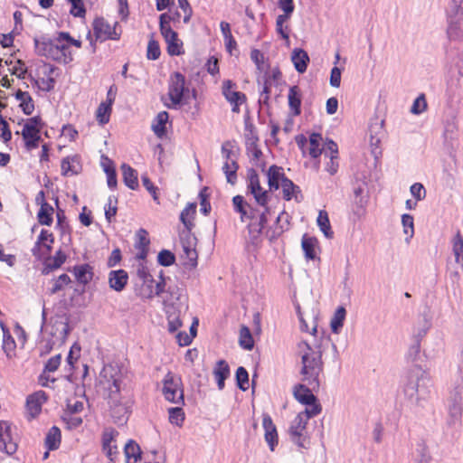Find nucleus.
Segmentation results:
<instances>
[{"label":"nucleus","mask_w":463,"mask_h":463,"mask_svg":"<svg viewBox=\"0 0 463 463\" xmlns=\"http://www.w3.org/2000/svg\"><path fill=\"white\" fill-rule=\"evenodd\" d=\"M136 276L143 286L151 287L155 283L153 276L150 274L146 262H138L136 267Z\"/></svg>","instance_id":"obj_38"},{"label":"nucleus","mask_w":463,"mask_h":463,"mask_svg":"<svg viewBox=\"0 0 463 463\" xmlns=\"http://www.w3.org/2000/svg\"><path fill=\"white\" fill-rule=\"evenodd\" d=\"M213 375L217 382L218 389L222 390L225 385L224 382L230 375L229 364L224 360L218 361L213 369Z\"/></svg>","instance_id":"obj_26"},{"label":"nucleus","mask_w":463,"mask_h":463,"mask_svg":"<svg viewBox=\"0 0 463 463\" xmlns=\"http://www.w3.org/2000/svg\"><path fill=\"white\" fill-rule=\"evenodd\" d=\"M367 203L366 184H359L354 188V204L356 208V213L360 214L364 211Z\"/></svg>","instance_id":"obj_28"},{"label":"nucleus","mask_w":463,"mask_h":463,"mask_svg":"<svg viewBox=\"0 0 463 463\" xmlns=\"http://www.w3.org/2000/svg\"><path fill=\"white\" fill-rule=\"evenodd\" d=\"M247 191L253 195L259 206H266L269 200V192L260 185V177L255 169L247 171Z\"/></svg>","instance_id":"obj_7"},{"label":"nucleus","mask_w":463,"mask_h":463,"mask_svg":"<svg viewBox=\"0 0 463 463\" xmlns=\"http://www.w3.org/2000/svg\"><path fill=\"white\" fill-rule=\"evenodd\" d=\"M268 184L270 191L278 190L287 176L284 169L276 165H271L267 171Z\"/></svg>","instance_id":"obj_18"},{"label":"nucleus","mask_w":463,"mask_h":463,"mask_svg":"<svg viewBox=\"0 0 463 463\" xmlns=\"http://www.w3.org/2000/svg\"><path fill=\"white\" fill-rule=\"evenodd\" d=\"M128 275L124 269L111 270L109 274V287L117 292L122 291L128 284Z\"/></svg>","instance_id":"obj_19"},{"label":"nucleus","mask_w":463,"mask_h":463,"mask_svg":"<svg viewBox=\"0 0 463 463\" xmlns=\"http://www.w3.org/2000/svg\"><path fill=\"white\" fill-rule=\"evenodd\" d=\"M196 213V204L195 203H188L186 207L181 212L180 221L188 230H191L193 227L192 220Z\"/></svg>","instance_id":"obj_47"},{"label":"nucleus","mask_w":463,"mask_h":463,"mask_svg":"<svg viewBox=\"0 0 463 463\" xmlns=\"http://www.w3.org/2000/svg\"><path fill=\"white\" fill-rule=\"evenodd\" d=\"M161 51L159 44L154 39L149 40L147 44L146 58L148 60H157L160 57Z\"/></svg>","instance_id":"obj_63"},{"label":"nucleus","mask_w":463,"mask_h":463,"mask_svg":"<svg viewBox=\"0 0 463 463\" xmlns=\"http://www.w3.org/2000/svg\"><path fill=\"white\" fill-rule=\"evenodd\" d=\"M298 354L301 358V381L313 390L320 386V375L323 373L322 352L313 348L307 342L298 344Z\"/></svg>","instance_id":"obj_1"},{"label":"nucleus","mask_w":463,"mask_h":463,"mask_svg":"<svg viewBox=\"0 0 463 463\" xmlns=\"http://www.w3.org/2000/svg\"><path fill=\"white\" fill-rule=\"evenodd\" d=\"M236 84L231 80H225L222 82V93L228 102L245 99L246 96L241 91H237L234 89Z\"/></svg>","instance_id":"obj_27"},{"label":"nucleus","mask_w":463,"mask_h":463,"mask_svg":"<svg viewBox=\"0 0 463 463\" xmlns=\"http://www.w3.org/2000/svg\"><path fill=\"white\" fill-rule=\"evenodd\" d=\"M431 327V320L427 315H423L413 327L411 338L422 340Z\"/></svg>","instance_id":"obj_32"},{"label":"nucleus","mask_w":463,"mask_h":463,"mask_svg":"<svg viewBox=\"0 0 463 463\" xmlns=\"http://www.w3.org/2000/svg\"><path fill=\"white\" fill-rule=\"evenodd\" d=\"M411 461L413 463H430V456L424 442H417L411 452Z\"/></svg>","instance_id":"obj_36"},{"label":"nucleus","mask_w":463,"mask_h":463,"mask_svg":"<svg viewBox=\"0 0 463 463\" xmlns=\"http://www.w3.org/2000/svg\"><path fill=\"white\" fill-rule=\"evenodd\" d=\"M314 390L307 383H298L294 386L293 395L294 398L304 405H309L310 403L317 402V397L313 394Z\"/></svg>","instance_id":"obj_16"},{"label":"nucleus","mask_w":463,"mask_h":463,"mask_svg":"<svg viewBox=\"0 0 463 463\" xmlns=\"http://www.w3.org/2000/svg\"><path fill=\"white\" fill-rule=\"evenodd\" d=\"M61 430L58 427L52 426L45 438V446L49 450L57 449L61 444Z\"/></svg>","instance_id":"obj_44"},{"label":"nucleus","mask_w":463,"mask_h":463,"mask_svg":"<svg viewBox=\"0 0 463 463\" xmlns=\"http://www.w3.org/2000/svg\"><path fill=\"white\" fill-rule=\"evenodd\" d=\"M54 71L53 66H50L48 71L44 72L45 77L33 79V85L36 86L40 90L49 92L53 90L55 85L54 79L51 76Z\"/></svg>","instance_id":"obj_29"},{"label":"nucleus","mask_w":463,"mask_h":463,"mask_svg":"<svg viewBox=\"0 0 463 463\" xmlns=\"http://www.w3.org/2000/svg\"><path fill=\"white\" fill-rule=\"evenodd\" d=\"M308 420L306 416L298 413L292 420L289 427V435L291 440L299 448L306 449L308 443L307 435V424Z\"/></svg>","instance_id":"obj_9"},{"label":"nucleus","mask_w":463,"mask_h":463,"mask_svg":"<svg viewBox=\"0 0 463 463\" xmlns=\"http://www.w3.org/2000/svg\"><path fill=\"white\" fill-rule=\"evenodd\" d=\"M74 275L79 283L86 285L92 279V268L89 264L75 266Z\"/></svg>","instance_id":"obj_37"},{"label":"nucleus","mask_w":463,"mask_h":463,"mask_svg":"<svg viewBox=\"0 0 463 463\" xmlns=\"http://www.w3.org/2000/svg\"><path fill=\"white\" fill-rule=\"evenodd\" d=\"M71 282V279L67 274L60 275L53 282L52 287L50 288V294L53 295L61 290L66 285Z\"/></svg>","instance_id":"obj_61"},{"label":"nucleus","mask_w":463,"mask_h":463,"mask_svg":"<svg viewBox=\"0 0 463 463\" xmlns=\"http://www.w3.org/2000/svg\"><path fill=\"white\" fill-rule=\"evenodd\" d=\"M61 175L64 176H72L78 175L81 171V165L80 164L79 157L67 156L62 159L61 165Z\"/></svg>","instance_id":"obj_20"},{"label":"nucleus","mask_w":463,"mask_h":463,"mask_svg":"<svg viewBox=\"0 0 463 463\" xmlns=\"http://www.w3.org/2000/svg\"><path fill=\"white\" fill-rule=\"evenodd\" d=\"M232 203L234 207V211L240 213V218L241 222L247 221V209L249 203L245 202L244 197L241 195H235L232 198Z\"/></svg>","instance_id":"obj_49"},{"label":"nucleus","mask_w":463,"mask_h":463,"mask_svg":"<svg viewBox=\"0 0 463 463\" xmlns=\"http://www.w3.org/2000/svg\"><path fill=\"white\" fill-rule=\"evenodd\" d=\"M53 208L46 202H42L41 208L38 212L37 218L38 222L42 225L50 226L52 223Z\"/></svg>","instance_id":"obj_45"},{"label":"nucleus","mask_w":463,"mask_h":463,"mask_svg":"<svg viewBox=\"0 0 463 463\" xmlns=\"http://www.w3.org/2000/svg\"><path fill=\"white\" fill-rule=\"evenodd\" d=\"M61 354H56L52 357H51L45 364L44 365V370L43 372V373L41 374L40 376V380L42 382V385L43 386H45L47 387L48 386V382H52V383H54L55 382V379L54 378H50L49 375H47L46 373H53L55 372L60 364H61Z\"/></svg>","instance_id":"obj_22"},{"label":"nucleus","mask_w":463,"mask_h":463,"mask_svg":"<svg viewBox=\"0 0 463 463\" xmlns=\"http://www.w3.org/2000/svg\"><path fill=\"white\" fill-rule=\"evenodd\" d=\"M169 421L176 426H181L184 420V412L182 408L175 407L168 410Z\"/></svg>","instance_id":"obj_58"},{"label":"nucleus","mask_w":463,"mask_h":463,"mask_svg":"<svg viewBox=\"0 0 463 463\" xmlns=\"http://www.w3.org/2000/svg\"><path fill=\"white\" fill-rule=\"evenodd\" d=\"M118 22L111 26L103 17H98L93 21V33L97 41L104 42L106 40H118L120 33L117 32Z\"/></svg>","instance_id":"obj_10"},{"label":"nucleus","mask_w":463,"mask_h":463,"mask_svg":"<svg viewBox=\"0 0 463 463\" xmlns=\"http://www.w3.org/2000/svg\"><path fill=\"white\" fill-rule=\"evenodd\" d=\"M175 261V256L168 250H162L157 255V262L164 267H169Z\"/></svg>","instance_id":"obj_59"},{"label":"nucleus","mask_w":463,"mask_h":463,"mask_svg":"<svg viewBox=\"0 0 463 463\" xmlns=\"http://www.w3.org/2000/svg\"><path fill=\"white\" fill-rule=\"evenodd\" d=\"M402 224L403 232L408 236L406 241H409L414 234V221L411 214L404 213L402 215Z\"/></svg>","instance_id":"obj_55"},{"label":"nucleus","mask_w":463,"mask_h":463,"mask_svg":"<svg viewBox=\"0 0 463 463\" xmlns=\"http://www.w3.org/2000/svg\"><path fill=\"white\" fill-rule=\"evenodd\" d=\"M236 381L238 387L242 390L246 391L249 387V373L247 370L240 366L236 371Z\"/></svg>","instance_id":"obj_57"},{"label":"nucleus","mask_w":463,"mask_h":463,"mask_svg":"<svg viewBox=\"0 0 463 463\" xmlns=\"http://www.w3.org/2000/svg\"><path fill=\"white\" fill-rule=\"evenodd\" d=\"M21 134L24 141V146L28 151L39 146L41 140L40 129L33 128L31 126H24Z\"/></svg>","instance_id":"obj_17"},{"label":"nucleus","mask_w":463,"mask_h":463,"mask_svg":"<svg viewBox=\"0 0 463 463\" xmlns=\"http://www.w3.org/2000/svg\"><path fill=\"white\" fill-rule=\"evenodd\" d=\"M124 184L131 190L138 187L137 172L129 165L123 164L121 165Z\"/></svg>","instance_id":"obj_33"},{"label":"nucleus","mask_w":463,"mask_h":463,"mask_svg":"<svg viewBox=\"0 0 463 463\" xmlns=\"http://www.w3.org/2000/svg\"><path fill=\"white\" fill-rule=\"evenodd\" d=\"M66 259L67 256L61 250H57L52 257H50L45 260L43 272L44 274H48L49 272L59 269L66 261Z\"/></svg>","instance_id":"obj_30"},{"label":"nucleus","mask_w":463,"mask_h":463,"mask_svg":"<svg viewBox=\"0 0 463 463\" xmlns=\"http://www.w3.org/2000/svg\"><path fill=\"white\" fill-rule=\"evenodd\" d=\"M288 106L294 116L301 113V91L298 86H292L288 94Z\"/></svg>","instance_id":"obj_25"},{"label":"nucleus","mask_w":463,"mask_h":463,"mask_svg":"<svg viewBox=\"0 0 463 463\" xmlns=\"http://www.w3.org/2000/svg\"><path fill=\"white\" fill-rule=\"evenodd\" d=\"M447 35L450 42L463 41V14L446 11Z\"/></svg>","instance_id":"obj_11"},{"label":"nucleus","mask_w":463,"mask_h":463,"mask_svg":"<svg viewBox=\"0 0 463 463\" xmlns=\"http://www.w3.org/2000/svg\"><path fill=\"white\" fill-rule=\"evenodd\" d=\"M280 186L282 188L283 198L286 201L295 199L297 202H300L302 200L300 188L288 177L284 179Z\"/></svg>","instance_id":"obj_24"},{"label":"nucleus","mask_w":463,"mask_h":463,"mask_svg":"<svg viewBox=\"0 0 463 463\" xmlns=\"http://www.w3.org/2000/svg\"><path fill=\"white\" fill-rule=\"evenodd\" d=\"M239 165L236 159L225 161L222 165V171L226 176L227 183L234 185L237 183V171Z\"/></svg>","instance_id":"obj_43"},{"label":"nucleus","mask_w":463,"mask_h":463,"mask_svg":"<svg viewBox=\"0 0 463 463\" xmlns=\"http://www.w3.org/2000/svg\"><path fill=\"white\" fill-rule=\"evenodd\" d=\"M427 107L428 105L425 95L423 93L420 94L412 103L411 113L413 115H420L427 109Z\"/></svg>","instance_id":"obj_56"},{"label":"nucleus","mask_w":463,"mask_h":463,"mask_svg":"<svg viewBox=\"0 0 463 463\" xmlns=\"http://www.w3.org/2000/svg\"><path fill=\"white\" fill-rule=\"evenodd\" d=\"M263 210L253 207L249 203L247 213V221H250L248 225L249 232L254 237L260 235L268 222L267 214L269 213L268 204L262 206Z\"/></svg>","instance_id":"obj_6"},{"label":"nucleus","mask_w":463,"mask_h":463,"mask_svg":"<svg viewBox=\"0 0 463 463\" xmlns=\"http://www.w3.org/2000/svg\"><path fill=\"white\" fill-rule=\"evenodd\" d=\"M447 408L450 420H460L463 412V385H456L447 398Z\"/></svg>","instance_id":"obj_8"},{"label":"nucleus","mask_w":463,"mask_h":463,"mask_svg":"<svg viewBox=\"0 0 463 463\" xmlns=\"http://www.w3.org/2000/svg\"><path fill=\"white\" fill-rule=\"evenodd\" d=\"M168 98L170 103H165L168 109H177L184 103H188L190 99V90L185 86V78L180 72H174L168 82Z\"/></svg>","instance_id":"obj_3"},{"label":"nucleus","mask_w":463,"mask_h":463,"mask_svg":"<svg viewBox=\"0 0 463 463\" xmlns=\"http://www.w3.org/2000/svg\"><path fill=\"white\" fill-rule=\"evenodd\" d=\"M291 61L296 71L298 73H304L307 71L309 62V56L303 49L296 48L291 54Z\"/></svg>","instance_id":"obj_23"},{"label":"nucleus","mask_w":463,"mask_h":463,"mask_svg":"<svg viewBox=\"0 0 463 463\" xmlns=\"http://www.w3.org/2000/svg\"><path fill=\"white\" fill-rule=\"evenodd\" d=\"M167 43V52L170 55H180L183 53V43L178 39V35L175 40H165Z\"/></svg>","instance_id":"obj_62"},{"label":"nucleus","mask_w":463,"mask_h":463,"mask_svg":"<svg viewBox=\"0 0 463 463\" xmlns=\"http://www.w3.org/2000/svg\"><path fill=\"white\" fill-rule=\"evenodd\" d=\"M118 199L114 195H110L108 199V203H106L105 210V218L109 222H111L114 216L117 214L118 211Z\"/></svg>","instance_id":"obj_54"},{"label":"nucleus","mask_w":463,"mask_h":463,"mask_svg":"<svg viewBox=\"0 0 463 463\" xmlns=\"http://www.w3.org/2000/svg\"><path fill=\"white\" fill-rule=\"evenodd\" d=\"M289 17L290 16L279 14L277 17V20H276V31H277V33L279 34H280L281 37L283 39L287 40V41H288V39H289V36H288V27L285 26V28H284V24L287 22V20Z\"/></svg>","instance_id":"obj_60"},{"label":"nucleus","mask_w":463,"mask_h":463,"mask_svg":"<svg viewBox=\"0 0 463 463\" xmlns=\"http://www.w3.org/2000/svg\"><path fill=\"white\" fill-rule=\"evenodd\" d=\"M17 449V444L12 437V426L9 422L0 421V451L8 455L14 454Z\"/></svg>","instance_id":"obj_13"},{"label":"nucleus","mask_w":463,"mask_h":463,"mask_svg":"<svg viewBox=\"0 0 463 463\" xmlns=\"http://www.w3.org/2000/svg\"><path fill=\"white\" fill-rule=\"evenodd\" d=\"M346 317V310L344 307H338L330 321V327L334 334H339Z\"/></svg>","instance_id":"obj_42"},{"label":"nucleus","mask_w":463,"mask_h":463,"mask_svg":"<svg viewBox=\"0 0 463 463\" xmlns=\"http://www.w3.org/2000/svg\"><path fill=\"white\" fill-rule=\"evenodd\" d=\"M452 250L456 262L461 263L463 261V237L459 232H457L452 240Z\"/></svg>","instance_id":"obj_50"},{"label":"nucleus","mask_w":463,"mask_h":463,"mask_svg":"<svg viewBox=\"0 0 463 463\" xmlns=\"http://www.w3.org/2000/svg\"><path fill=\"white\" fill-rule=\"evenodd\" d=\"M163 394L165 400L175 404H184V390L179 375L168 372L163 379Z\"/></svg>","instance_id":"obj_5"},{"label":"nucleus","mask_w":463,"mask_h":463,"mask_svg":"<svg viewBox=\"0 0 463 463\" xmlns=\"http://www.w3.org/2000/svg\"><path fill=\"white\" fill-rule=\"evenodd\" d=\"M124 453L126 457V463H137L141 458V449L139 445L129 439L124 447Z\"/></svg>","instance_id":"obj_34"},{"label":"nucleus","mask_w":463,"mask_h":463,"mask_svg":"<svg viewBox=\"0 0 463 463\" xmlns=\"http://www.w3.org/2000/svg\"><path fill=\"white\" fill-rule=\"evenodd\" d=\"M112 106L109 103L101 102L96 110V118L100 125L109 121Z\"/></svg>","instance_id":"obj_48"},{"label":"nucleus","mask_w":463,"mask_h":463,"mask_svg":"<svg viewBox=\"0 0 463 463\" xmlns=\"http://www.w3.org/2000/svg\"><path fill=\"white\" fill-rule=\"evenodd\" d=\"M317 223L320 231L326 238L331 239L333 237L334 232L331 230L328 214L326 211L319 212Z\"/></svg>","instance_id":"obj_46"},{"label":"nucleus","mask_w":463,"mask_h":463,"mask_svg":"<svg viewBox=\"0 0 463 463\" xmlns=\"http://www.w3.org/2000/svg\"><path fill=\"white\" fill-rule=\"evenodd\" d=\"M15 99L20 101L19 106L25 115H31L33 112L34 104L29 92L19 90L15 93Z\"/></svg>","instance_id":"obj_35"},{"label":"nucleus","mask_w":463,"mask_h":463,"mask_svg":"<svg viewBox=\"0 0 463 463\" xmlns=\"http://www.w3.org/2000/svg\"><path fill=\"white\" fill-rule=\"evenodd\" d=\"M169 115L166 111H161L156 117L153 124L152 129L154 133L158 137H162L166 133L165 125L168 121Z\"/></svg>","instance_id":"obj_40"},{"label":"nucleus","mask_w":463,"mask_h":463,"mask_svg":"<svg viewBox=\"0 0 463 463\" xmlns=\"http://www.w3.org/2000/svg\"><path fill=\"white\" fill-rule=\"evenodd\" d=\"M112 383L109 385V403L111 415L115 422L121 424L127 420L129 413L128 406L121 401L120 379L116 374H111Z\"/></svg>","instance_id":"obj_4"},{"label":"nucleus","mask_w":463,"mask_h":463,"mask_svg":"<svg viewBox=\"0 0 463 463\" xmlns=\"http://www.w3.org/2000/svg\"><path fill=\"white\" fill-rule=\"evenodd\" d=\"M322 137L318 133H312L309 137L306 153H307L312 158H317L321 153L320 142Z\"/></svg>","instance_id":"obj_39"},{"label":"nucleus","mask_w":463,"mask_h":463,"mask_svg":"<svg viewBox=\"0 0 463 463\" xmlns=\"http://www.w3.org/2000/svg\"><path fill=\"white\" fill-rule=\"evenodd\" d=\"M290 215L285 211L281 212L276 220V228L274 232L278 235L281 234L285 231L288 230L290 225Z\"/></svg>","instance_id":"obj_53"},{"label":"nucleus","mask_w":463,"mask_h":463,"mask_svg":"<svg viewBox=\"0 0 463 463\" xmlns=\"http://www.w3.org/2000/svg\"><path fill=\"white\" fill-rule=\"evenodd\" d=\"M262 426L265 430V440L273 451L278 445V432L271 417L267 413L262 415Z\"/></svg>","instance_id":"obj_15"},{"label":"nucleus","mask_w":463,"mask_h":463,"mask_svg":"<svg viewBox=\"0 0 463 463\" xmlns=\"http://www.w3.org/2000/svg\"><path fill=\"white\" fill-rule=\"evenodd\" d=\"M35 47L39 55L53 61H60L64 56L65 45H60L52 40L42 42L35 40Z\"/></svg>","instance_id":"obj_12"},{"label":"nucleus","mask_w":463,"mask_h":463,"mask_svg":"<svg viewBox=\"0 0 463 463\" xmlns=\"http://www.w3.org/2000/svg\"><path fill=\"white\" fill-rule=\"evenodd\" d=\"M411 196L418 202L425 199L427 191L424 185L420 183H414L410 187Z\"/></svg>","instance_id":"obj_64"},{"label":"nucleus","mask_w":463,"mask_h":463,"mask_svg":"<svg viewBox=\"0 0 463 463\" xmlns=\"http://www.w3.org/2000/svg\"><path fill=\"white\" fill-rule=\"evenodd\" d=\"M240 345L245 350H251L254 346V341L250 329L247 326H241L240 330Z\"/></svg>","instance_id":"obj_51"},{"label":"nucleus","mask_w":463,"mask_h":463,"mask_svg":"<svg viewBox=\"0 0 463 463\" xmlns=\"http://www.w3.org/2000/svg\"><path fill=\"white\" fill-rule=\"evenodd\" d=\"M258 137H251L247 139L246 142V149L249 156L251 160H259L260 156H262L261 150L258 146Z\"/></svg>","instance_id":"obj_52"},{"label":"nucleus","mask_w":463,"mask_h":463,"mask_svg":"<svg viewBox=\"0 0 463 463\" xmlns=\"http://www.w3.org/2000/svg\"><path fill=\"white\" fill-rule=\"evenodd\" d=\"M167 328L175 333L182 326L181 311L175 307H169L166 310Z\"/></svg>","instance_id":"obj_31"},{"label":"nucleus","mask_w":463,"mask_h":463,"mask_svg":"<svg viewBox=\"0 0 463 463\" xmlns=\"http://www.w3.org/2000/svg\"><path fill=\"white\" fill-rule=\"evenodd\" d=\"M431 386L430 374L420 367H416L409 373L403 389L404 395L411 405H420L421 401L429 397Z\"/></svg>","instance_id":"obj_2"},{"label":"nucleus","mask_w":463,"mask_h":463,"mask_svg":"<svg viewBox=\"0 0 463 463\" xmlns=\"http://www.w3.org/2000/svg\"><path fill=\"white\" fill-rule=\"evenodd\" d=\"M118 434V432L113 429H106L102 434V450L111 462L118 454V447L113 444Z\"/></svg>","instance_id":"obj_14"},{"label":"nucleus","mask_w":463,"mask_h":463,"mask_svg":"<svg viewBox=\"0 0 463 463\" xmlns=\"http://www.w3.org/2000/svg\"><path fill=\"white\" fill-rule=\"evenodd\" d=\"M45 401L46 396L43 392H35L28 396L26 400V408L32 417L40 413L42 405Z\"/></svg>","instance_id":"obj_21"},{"label":"nucleus","mask_w":463,"mask_h":463,"mask_svg":"<svg viewBox=\"0 0 463 463\" xmlns=\"http://www.w3.org/2000/svg\"><path fill=\"white\" fill-rule=\"evenodd\" d=\"M301 246L307 260H313L317 258L316 247L317 246V240L316 238L304 235Z\"/></svg>","instance_id":"obj_41"}]
</instances>
